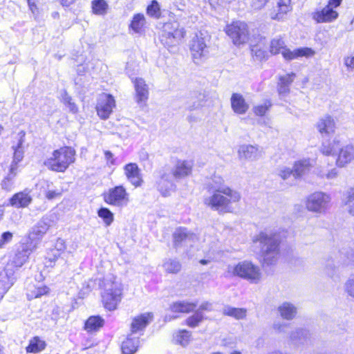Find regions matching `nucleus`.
<instances>
[{
    "mask_svg": "<svg viewBox=\"0 0 354 354\" xmlns=\"http://www.w3.org/2000/svg\"><path fill=\"white\" fill-rule=\"evenodd\" d=\"M252 241L259 244L260 254L265 263H275L280 257L281 237L276 230H265L254 236Z\"/></svg>",
    "mask_w": 354,
    "mask_h": 354,
    "instance_id": "obj_1",
    "label": "nucleus"
},
{
    "mask_svg": "<svg viewBox=\"0 0 354 354\" xmlns=\"http://www.w3.org/2000/svg\"><path fill=\"white\" fill-rule=\"evenodd\" d=\"M208 192L209 195L203 198L204 205L219 214L232 212L234 208L232 205L239 203L241 198V194L232 188Z\"/></svg>",
    "mask_w": 354,
    "mask_h": 354,
    "instance_id": "obj_2",
    "label": "nucleus"
},
{
    "mask_svg": "<svg viewBox=\"0 0 354 354\" xmlns=\"http://www.w3.org/2000/svg\"><path fill=\"white\" fill-rule=\"evenodd\" d=\"M102 302L105 309L115 310L122 299L123 286L112 274L106 276L100 283Z\"/></svg>",
    "mask_w": 354,
    "mask_h": 354,
    "instance_id": "obj_3",
    "label": "nucleus"
},
{
    "mask_svg": "<svg viewBox=\"0 0 354 354\" xmlns=\"http://www.w3.org/2000/svg\"><path fill=\"white\" fill-rule=\"evenodd\" d=\"M75 150L71 147H63L55 150L52 156L46 158L44 165L50 170L64 172L75 160Z\"/></svg>",
    "mask_w": 354,
    "mask_h": 354,
    "instance_id": "obj_4",
    "label": "nucleus"
},
{
    "mask_svg": "<svg viewBox=\"0 0 354 354\" xmlns=\"http://www.w3.org/2000/svg\"><path fill=\"white\" fill-rule=\"evenodd\" d=\"M227 273L230 276L238 277L251 283H259L262 279L260 268L250 261H243L236 265H229Z\"/></svg>",
    "mask_w": 354,
    "mask_h": 354,
    "instance_id": "obj_5",
    "label": "nucleus"
},
{
    "mask_svg": "<svg viewBox=\"0 0 354 354\" xmlns=\"http://www.w3.org/2000/svg\"><path fill=\"white\" fill-rule=\"evenodd\" d=\"M348 266H354V251L344 248L339 251L334 259L327 261L325 272L332 279L339 278L340 268Z\"/></svg>",
    "mask_w": 354,
    "mask_h": 354,
    "instance_id": "obj_6",
    "label": "nucleus"
},
{
    "mask_svg": "<svg viewBox=\"0 0 354 354\" xmlns=\"http://www.w3.org/2000/svg\"><path fill=\"white\" fill-rule=\"evenodd\" d=\"M270 52L272 55L281 53L286 60L290 61L301 57H311L315 51L308 47L299 48L293 50L287 48L281 38H274L270 41Z\"/></svg>",
    "mask_w": 354,
    "mask_h": 354,
    "instance_id": "obj_7",
    "label": "nucleus"
},
{
    "mask_svg": "<svg viewBox=\"0 0 354 354\" xmlns=\"http://www.w3.org/2000/svg\"><path fill=\"white\" fill-rule=\"evenodd\" d=\"M183 28H180L177 21H169L164 24L160 35L161 43L167 47L175 46L185 36Z\"/></svg>",
    "mask_w": 354,
    "mask_h": 354,
    "instance_id": "obj_8",
    "label": "nucleus"
},
{
    "mask_svg": "<svg viewBox=\"0 0 354 354\" xmlns=\"http://www.w3.org/2000/svg\"><path fill=\"white\" fill-rule=\"evenodd\" d=\"M330 201V194L323 192H315L308 196L306 208L315 213L324 214L329 207Z\"/></svg>",
    "mask_w": 354,
    "mask_h": 354,
    "instance_id": "obj_9",
    "label": "nucleus"
},
{
    "mask_svg": "<svg viewBox=\"0 0 354 354\" xmlns=\"http://www.w3.org/2000/svg\"><path fill=\"white\" fill-rule=\"evenodd\" d=\"M50 226V220L47 217H43L29 231L26 244L32 250H36L44 236Z\"/></svg>",
    "mask_w": 354,
    "mask_h": 354,
    "instance_id": "obj_10",
    "label": "nucleus"
},
{
    "mask_svg": "<svg viewBox=\"0 0 354 354\" xmlns=\"http://www.w3.org/2000/svg\"><path fill=\"white\" fill-rule=\"evenodd\" d=\"M226 34L232 39L234 45L239 46L248 41V25L243 21H234L225 28Z\"/></svg>",
    "mask_w": 354,
    "mask_h": 354,
    "instance_id": "obj_11",
    "label": "nucleus"
},
{
    "mask_svg": "<svg viewBox=\"0 0 354 354\" xmlns=\"http://www.w3.org/2000/svg\"><path fill=\"white\" fill-rule=\"evenodd\" d=\"M103 198L107 204L118 207H124L129 203V194L122 185L109 189L103 194Z\"/></svg>",
    "mask_w": 354,
    "mask_h": 354,
    "instance_id": "obj_12",
    "label": "nucleus"
},
{
    "mask_svg": "<svg viewBox=\"0 0 354 354\" xmlns=\"http://www.w3.org/2000/svg\"><path fill=\"white\" fill-rule=\"evenodd\" d=\"M174 180L169 168L164 167L160 171V178L156 183V187L162 196H168L175 192L176 185Z\"/></svg>",
    "mask_w": 354,
    "mask_h": 354,
    "instance_id": "obj_13",
    "label": "nucleus"
},
{
    "mask_svg": "<svg viewBox=\"0 0 354 354\" xmlns=\"http://www.w3.org/2000/svg\"><path fill=\"white\" fill-rule=\"evenodd\" d=\"M202 33L196 35L190 43V52L194 62L198 64L208 53L207 46Z\"/></svg>",
    "mask_w": 354,
    "mask_h": 354,
    "instance_id": "obj_14",
    "label": "nucleus"
},
{
    "mask_svg": "<svg viewBox=\"0 0 354 354\" xmlns=\"http://www.w3.org/2000/svg\"><path fill=\"white\" fill-rule=\"evenodd\" d=\"M193 166V162L191 160L178 159L169 169L175 180L178 181L192 174Z\"/></svg>",
    "mask_w": 354,
    "mask_h": 354,
    "instance_id": "obj_15",
    "label": "nucleus"
},
{
    "mask_svg": "<svg viewBox=\"0 0 354 354\" xmlns=\"http://www.w3.org/2000/svg\"><path fill=\"white\" fill-rule=\"evenodd\" d=\"M115 106V102L113 97L110 94L103 93L100 95L96 109L97 115L103 120L107 119Z\"/></svg>",
    "mask_w": 354,
    "mask_h": 354,
    "instance_id": "obj_16",
    "label": "nucleus"
},
{
    "mask_svg": "<svg viewBox=\"0 0 354 354\" xmlns=\"http://www.w3.org/2000/svg\"><path fill=\"white\" fill-rule=\"evenodd\" d=\"M174 245L176 248L182 245H190L194 243L197 236L195 234L190 232L187 229L184 227L177 228L173 234Z\"/></svg>",
    "mask_w": 354,
    "mask_h": 354,
    "instance_id": "obj_17",
    "label": "nucleus"
},
{
    "mask_svg": "<svg viewBox=\"0 0 354 354\" xmlns=\"http://www.w3.org/2000/svg\"><path fill=\"white\" fill-rule=\"evenodd\" d=\"M238 156L240 160L255 161L262 157L263 152L257 146L243 145L238 149Z\"/></svg>",
    "mask_w": 354,
    "mask_h": 354,
    "instance_id": "obj_18",
    "label": "nucleus"
},
{
    "mask_svg": "<svg viewBox=\"0 0 354 354\" xmlns=\"http://www.w3.org/2000/svg\"><path fill=\"white\" fill-rule=\"evenodd\" d=\"M136 91V100L139 104H145L149 98V87L142 78L132 80Z\"/></svg>",
    "mask_w": 354,
    "mask_h": 354,
    "instance_id": "obj_19",
    "label": "nucleus"
},
{
    "mask_svg": "<svg viewBox=\"0 0 354 354\" xmlns=\"http://www.w3.org/2000/svg\"><path fill=\"white\" fill-rule=\"evenodd\" d=\"M312 17L317 23H328L336 19L338 13L333 10V8L327 5L322 10L314 12Z\"/></svg>",
    "mask_w": 354,
    "mask_h": 354,
    "instance_id": "obj_20",
    "label": "nucleus"
},
{
    "mask_svg": "<svg viewBox=\"0 0 354 354\" xmlns=\"http://www.w3.org/2000/svg\"><path fill=\"white\" fill-rule=\"evenodd\" d=\"M339 153L336 160V165L344 167L354 160V147L352 145H346L338 149Z\"/></svg>",
    "mask_w": 354,
    "mask_h": 354,
    "instance_id": "obj_21",
    "label": "nucleus"
},
{
    "mask_svg": "<svg viewBox=\"0 0 354 354\" xmlns=\"http://www.w3.org/2000/svg\"><path fill=\"white\" fill-rule=\"evenodd\" d=\"M124 173L128 180L136 187L141 185L142 180L140 169L136 163H129L124 167Z\"/></svg>",
    "mask_w": 354,
    "mask_h": 354,
    "instance_id": "obj_22",
    "label": "nucleus"
},
{
    "mask_svg": "<svg viewBox=\"0 0 354 354\" xmlns=\"http://www.w3.org/2000/svg\"><path fill=\"white\" fill-rule=\"evenodd\" d=\"M35 250H32L27 244L21 250H18L10 260V263L15 267H21L28 259L29 255Z\"/></svg>",
    "mask_w": 354,
    "mask_h": 354,
    "instance_id": "obj_23",
    "label": "nucleus"
},
{
    "mask_svg": "<svg viewBox=\"0 0 354 354\" xmlns=\"http://www.w3.org/2000/svg\"><path fill=\"white\" fill-rule=\"evenodd\" d=\"M335 122L330 115L320 118L317 123V129L322 136H329L335 132Z\"/></svg>",
    "mask_w": 354,
    "mask_h": 354,
    "instance_id": "obj_24",
    "label": "nucleus"
},
{
    "mask_svg": "<svg viewBox=\"0 0 354 354\" xmlns=\"http://www.w3.org/2000/svg\"><path fill=\"white\" fill-rule=\"evenodd\" d=\"M153 314L151 313H147L141 314L133 319L131 330L132 333H137L140 330H142L152 320Z\"/></svg>",
    "mask_w": 354,
    "mask_h": 354,
    "instance_id": "obj_25",
    "label": "nucleus"
},
{
    "mask_svg": "<svg viewBox=\"0 0 354 354\" xmlns=\"http://www.w3.org/2000/svg\"><path fill=\"white\" fill-rule=\"evenodd\" d=\"M13 272L7 269L0 272V301L13 284Z\"/></svg>",
    "mask_w": 354,
    "mask_h": 354,
    "instance_id": "obj_26",
    "label": "nucleus"
},
{
    "mask_svg": "<svg viewBox=\"0 0 354 354\" xmlns=\"http://www.w3.org/2000/svg\"><path fill=\"white\" fill-rule=\"evenodd\" d=\"M32 198L30 195V191L25 189L23 192L15 194L10 198L12 206L19 208L27 207L31 202Z\"/></svg>",
    "mask_w": 354,
    "mask_h": 354,
    "instance_id": "obj_27",
    "label": "nucleus"
},
{
    "mask_svg": "<svg viewBox=\"0 0 354 354\" xmlns=\"http://www.w3.org/2000/svg\"><path fill=\"white\" fill-rule=\"evenodd\" d=\"M231 106L232 110L237 114L245 113L249 108L243 95L239 93L232 94L231 97Z\"/></svg>",
    "mask_w": 354,
    "mask_h": 354,
    "instance_id": "obj_28",
    "label": "nucleus"
},
{
    "mask_svg": "<svg viewBox=\"0 0 354 354\" xmlns=\"http://www.w3.org/2000/svg\"><path fill=\"white\" fill-rule=\"evenodd\" d=\"M196 306V303L188 301H178L172 303L169 306V309L174 313H189L194 311Z\"/></svg>",
    "mask_w": 354,
    "mask_h": 354,
    "instance_id": "obj_29",
    "label": "nucleus"
},
{
    "mask_svg": "<svg viewBox=\"0 0 354 354\" xmlns=\"http://www.w3.org/2000/svg\"><path fill=\"white\" fill-rule=\"evenodd\" d=\"M18 142L16 146H12L14 149L13 160L12 164L17 166V164L21 162L24 158V148L23 144L24 142L25 132L21 131L18 135Z\"/></svg>",
    "mask_w": 354,
    "mask_h": 354,
    "instance_id": "obj_30",
    "label": "nucleus"
},
{
    "mask_svg": "<svg viewBox=\"0 0 354 354\" xmlns=\"http://www.w3.org/2000/svg\"><path fill=\"white\" fill-rule=\"evenodd\" d=\"M280 316L286 320H292L297 315L296 306L290 302H283L277 308Z\"/></svg>",
    "mask_w": 354,
    "mask_h": 354,
    "instance_id": "obj_31",
    "label": "nucleus"
},
{
    "mask_svg": "<svg viewBox=\"0 0 354 354\" xmlns=\"http://www.w3.org/2000/svg\"><path fill=\"white\" fill-rule=\"evenodd\" d=\"M310 167L311 163L309 159H303L295 162L293 166V178L295 179L301 178L310 170Z\"/></svg>",
    "mask_w": 354,
    "mask_h": 354,
    "instance_id": "obj_32",
    "label": "nucleus"
},
{
    "mask_svg": "<svg viewBox=\"0 0 354 354\" xmlns=\"http://www.w3.org/2000/svg\"><path fill=\"white\" fill-rule=\"evenodd\" d=\"M291 10L290 0H278L277 12L271 15V18L275 20L283 19L284 15Z\"/></svg>",
    "mask_w": 354,
    "mask_h": 354,
    "instance_id": "obj_33",
    "label": "nucleus"
},
{
    "mask_svg": "<svg viewBox=\"0 0 354 354\" xmlns=\"http://www.w3.org/2000/svg\"><path fill=\"white\" fill-rule=\"evenodd\" d=\"M104 323V320L100 316H91L85 322L84 328L88 332H94L102 327Z\"/></svg>",
    "mask_w": 354,
    "mask_h": 354,
    "instance_id": "obj_34",
    "label": "nucleus"
},
{
    "mask_svg": "<svg viewBox=\"0 0 354 354\" xmlns=\"http://www.w3.org/2000/svg\"><path fill=\"white\" fill-rule=\"evenodd\" d=\"M46 344L44 340L36 336L32 338L26 350L27 353H37L45 349Z\"/></svg>",
    "mask_w": 354,
    "mask_h": 354,
    "instance_id": "obj_35",
    "label": "nucleus"
},
{
    "mask_svg": "<svg viewBox=\"0 0 354 354\" xmlns=\"http://www.w3.org/2000/svg\"><path fill=\"white\" fill-rule=\"evenodd\" d=\"M223 313L225 315L234 317L236 319H243L247 316V309L227 306L223 308Z\"/></svg>",
    "mask_w": 354,
    "mask_h": 354,
    "instance_id": "obj_36",
    "label": "nucleus"
},
{
    "mask_svg": "<svg viewBox=\"0 0 354 354\" xmlns=\"http://www.w3.org/2000/svg\"><path fill=\"white\" fill-rule=\"evenodd\" d=\"M310 337V334L309 331L303 328H298L292 331L290 335V339L295 344L307 343Z\"/></svg>",
    "mask_w": 354,
    "mask_h": 354,
    "instance_id": "obj_37",
    "label": "nucleus"
},
{
    "mask_svg": "<svg viewBox=\"0 0 354 354\" xmlns=\"http://www.w3.org/2000/svg\"><path fill=\"white\" fill-rule=\"evenodd\" d=\"M139 344V339L137 337H127L122 344L121 349L123 354H133Z\"/></svg>",
    "mask_w": 354,
    "mask_h": 354,
    "instance_id": "obj_38",
    "label": "nucleus"
},
{
    "mask_svg": "<svg viewBox=\"0 0 354 354\" xmlns=\"http://www.w3.org/2000/svg\"><path fill=\"white\" fill-rule=\"evenodd\" d=\"M225 181L220 176L214 175L211 181H209L207 185L206 189L207 192L217 191V189L223 190L225 188H230V187L224 184Z\"/></svg>",
    "mask_w": 354,
    "mask_h": 354,
    "instance_id": "obj_39",
    "label": "nucleus"
},
{
    "mask_svg": "<svg viewBox=\"0 0 354 354\" xmlns=\"http://www.w3.org/2000/svg\"><path fill=\"white\" fill-rule=\"evenodd\" d=\"M162 267L167 273L177 274L181 270V263L176 259H167L165 260Z\"/></svg>",
    "mask_w": 354,
    "mask_h": 354,
    "instance_id": "obj_40",
    "label": "nucleus"
},
{
    "mask_svg": "<svg viewBox=\"0 0 354 354\" xmlns=\"http://www.w3.org/2000/svg\"><path fill=\"white\" fill-rule=\"evenodd\" d=\"M339 142L333 140L332 142H324L320 147V151L326 156L334 155L339 149Z\"/></svg>",
    "mask_w": 354,
    "mask_h": 354,
    "instance_id": "obj_41",
    "label": "nucleus"
},
{
    "mask_svg": "<svg viewBox=\"0 0 354 354\" xmlns=\"http://www.w3.org/2000/svg\"><path fill=\"white\" fill-rule=\"evenodd\" d=\"M91 8L93 14L104 15L107 12L109 5L104 0H93Z\"/></svg>",
    "mask_w": 354,
    "mask_h": 354,
    "instance_id": "obj_42",
    "label": "nucleus"
},
{
    "mask_svg": "<svg viewBox=\"0 0 354 354\" xmlns=\"http://www.w3.org/2000/svg\"><path fill=\"white\" fill-rule=\"evenodd\" d=\"M252 55L254 59L258 61L266 60L268 57V53L266 50L264 44H259L252 46Z\"/></svg>",
    "mask_w": 354,
    "mask_h": 354,
    "instance_id": "obj_43",
    "label": "nucleus"
},
{
    "mask_svg": "<svg viewBox=\"0 0 354 354\" xmlns=\"http://www.w3.org/2000/svg\"><path fill=\"white\" fill-rule=\"evenodd\" d=\"M145 24V17L143 14H136L133 16L130 28L135 32H140Z\"/></svg>",
    "mask_w": 354,
    "mask_h": 354,
    "instance_id": "obj_44",
    "label": "nucleus"
},
{
    "mask_svg": "<svg viewBox=\"0 0 354 354\" xmlns=\"http://www.w3.org/2000/svg\"><path fill=\"white\" fill-rule=\"evenodd\" d=\"M192 334L186 330H180L174 335V339L178 344L182 346H186L189 344L191 339Z\"/></svg>",
    "mask_w": 354,
    "mask_h": 354,
    "instance_id": "obj_45",
    "label": "nucleus"
},
{
    "mask_svg": "<svg viewBox=\"0 0 354 354\" xmlns=\"http://www.w3.org/2000/svg\"><path fill=\"white\" fill-rule=\"evenodd\" d=\"M205 319L206 318L203 313L196 310L195 313L192 316H189L185 322L188 326L195 328L198 326V324Z\"/></svg>",
    "mask_w": 354,
    "mask_h": 354,
    "instance_id": "obj_46",
    "label": "nucleus"
},
{
    "mask_svg": "<svg viewBox=\"0 0 354 354\" xmlns=\"http://www.w3.org/2000/svg\"><path fill=\"white\" fill-rule=\"evenodd\" d=\"M97 214L106 226H109L113 221V214L106 207H101L98 210Z\"/></svg>",
    "mask_w": 354,
    "mask_h": 354,
    "instance_id": "obj_47",
    "label": "nucleus"
},
{
    "mask_svg": "<svg viewBox=\"0 0 354 354\" xmlns=\"http://www.w3.org/2000/svg\"><path fill=\"white\" fill-rule=\"evenodd\" d=\"M147 13L149 16L155 19L160 18L161 15L160 7L156 0H153L147 8Z\"/></svg>",
    "mask_w": 354,
    "mask_h": 354,
    "instance_id": "obj_48",
    "label": "nucleus"
},
{
    "mask_svg": "<svg viewBox=\"0 0 354 354\" xmlns=\"http://www.w3.org/2000/svg\"><path fill=\"white\" fill-rule=\"evenodd\" d=\"M48 288L46 286L34 287L32 290H30L27 293L29 300L39 297L48 292Z\"/></svg>",
    "mask_w": 354,
    "mask_h": 354,
    "instance_id": "obj_49",
    "label": "nucleus"
},
{
    "mask_svg": "<svg viewBox=\"0 0 354 354\" xmlns=\"http://www.w3.org/2000/svg\"><path fill=\"white\" fill-rule=\"evenodd\" d=\"M61 253L53 252V250L50 249L46 254V259H45V266L46 267L53 268L57 260L61 256Z\"/></svg>",
    "mask_w": 354,
    "mask_h": 354,
    "instance_id": "obj_50",
    "label": "nucleus"
},
{
    "mask_svg": "<svg viewBox=\"0 0 354 354\" xmlns=\"http://www.w3.org/2000/svg\"><path fill=\"white\" fill-rule=\"evenodd\" d=\"M317 175L321 178L334 179L338 176V170L336 168H333L326 172L322 168H320L317 169Z\"/></svg>",
    "mask_w": 354,
    "mask_h": 354,
    "instance_id": "obj_51",
    "label": "nucleus"
},
{
    "mask_svg": "<svg viewBox=\"0 0 354 354\" xmlns=\"http://www.w3.org/2000/svg\"><path fill=\"white\" fill-rule=\"evenodd\" d=\"M272 104L269 100H266L263 104H260L254 106L253 111L255 115L263 116L266 114L267 111L271 106Z\"/></svg>",
    "mask_w": 354,
    "mask_h": 354,
    "instance_id": "obj_52",
    "label": "nucleus"
},
{
    "mask_svg": "<svg viewBox=\"0 0 354 354\" xmlns=\"http://www.w3.org/2000/svg\"><path fill=\"white\" fill-rule=\"evenodd\" d=\"M293 173H294L293 168L291 169V168L286 167V166L281 167L278 170V175L283 180H288L291 176L293 177Z\"/></svg>",
    "mask_w": 354,
    "mask_h": 354,
    "instance_id": "obj_53",
    "label": "nucleus"
},
{
    "mask_svg": "<svg viewBox=\"0 0 354 354\" xmlns=\"http://www.w3.org/2000/svg\"><path fill=\"white\" fill-rule=\"evenodd\" d=\"M345 292L354 298V277H350L344 284Z\"/></svg>",
    "mask_w": 354,
    "mask_h": 354,
    "instance_id": "obj_54",
    "label": "nucleus"
},
{
    "mask_svg": "<svg viewBox=\"0 0 354 354\" xmlns=\"http://www.w3.org/2000/svg\"><path fill=\"white\" fill-rule=\"evenodd\" d=\"M51 249L53 250V252H57V254L59 252L62 254L66 250L65 241L62 239H57L55 243L54 248Z\"/></svg>",
    "mask_w": 354,
    "mask_h": 354,
    "instance_id": "obj_55",
    "label": "nucleus"
},
{
    "mask_svg": "<svg viewBox=\"0 0 354 354\" xmlns=\"http://www.w3.org/2000/svg\"><path fill=\"white\" fill-rule=\"evenodd\" d=\"M13 237L12 233L10 232H3L0 237V248L4 247L5 245L10 243Z\"/></svg>",
    "mask_w": 354,
    "mask_h": 354,
    "instance_id": "obj_56",
    "label": "nucleus"
},
{
    "mask_svg": "<svg viewBox=\"0 0 354 354\" xmlns=\"http://www.w3.org/2000/svg\"><path fill=\"white\" fill-rule=\"evenodd\" d=\"M295 77V74L293 73H291L290 74H287L284 76H281L279 79V82L286 85L288 86H290V85L293 82L294 79Z\"/></svg>",
    "mask_w": 354,
    "mask_h": 354,
    "instance_id": "obj_57",
    "label": "nucleus"
},
{
    "mask_svg": "<svg viewBox=\"0 0 354 354\" xmlns=\"http://www.w3.org/2000/svg\"><path fill=\"white\" fill-rule=\"evenodd\" d=\"M268 0H250L251 7L254 10H259L264 7Z\"/></svg>",
    "mask_w": 354,
    "mask_h": 354,
    "instance_id": "obj_58",
    "label": "nucleus"
},
{
    "mask_svg": "<svg viewBox=\"0 0 354 354\" xmlns=\"http://www.w3.org/2000/svg\"><path fill=\"white\" fill-rule=\"evenodd\" d=\"M196 310L203 313L204 311L211 312L213 310V304L209 301L203 302Z\"/></svg>",
    "mask_w": 354,
    "mask_h": 354,
    "instance_id": "obj_59",
    "label": "nucleus"
},
{
    "mask_svg": "<svg viewBox=\"0 0 354 354\" xmlns=\"http://www.w3.org/2000/svg\"><path fill=\"white\" fill-rule=\"evenodd\" d=\"M288 326V324L283 322H275L273 324L274 330L277 333H285L286 328Z\"/></svg>",
    "mask_w": 354,
    "mask_h": 354,
    "instance_id": "obj_60",
    "label": "nucleus"
},
{
    "mask_svg": "<svg viewBox=\"0 0 354 354\" xmlns=\"http://www.w3.org/2000/svg\"><path fill=\"white\" fill-rule=\"evenodd\" d=\"M345 203L347 204L354 200V187H350L344 194V198Z\"/></svg>",
    "mask_w": 354,
    "mask_h": 354,
    "instance_id": "obj_61",
    "label": "nucleus"
},
{
    "mask_svg": "<svg viewBox=\"0 0 354 354\" xmlns=\"http://www.w3.org/2000/svg\"><path fill=\"white\" fill-rule=\"evenodd\" d=\"M61 192L58 190H46L45 191V196L46 198H48V200H53L55 198H57V196H61Z\"/></svg>",
    "mask_w": 354,
    "mask_h": 354,
    "instance_id": "obj_62",
    "label": "nucleus"
},
{
    "mask_svg": "<svg viewBox=\"0 0 354 354\" xmlns=\"http://www.w3.org/2000/svg\"><path fill=\"white\" fill-rule=\"evenodd\" d=\"M104 156L108 165L111 166L115 165V160L113 158V154L110 151H105Z\"/></svg>",
    "mask_w": 354,
    "mask_h": 354,
    "instance_id": "obj_63",
    "label": "nucleus"
},
{
    "mask_svg": "<svg viewBox=\"0 0 354 354\" xmlns=\"http://www.w3.org/2000/svg\"><path fill=\"white\" fill-rule=\"evenodd\" d=\"M17 169V166H15L13 164H11L10 169V173L8 174V176L5 178L7 179L8 181L12 182V180L16 176Z\"/></svg>",
    "mask_w": 354,
    "mask_h": 354,
    "instance_id": "obj_64",
    "label": "nucleus"
}]
</instances>
